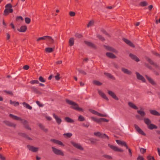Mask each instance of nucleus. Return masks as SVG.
Returning <instances> with one entry per match:
<instances>
[{"mask_svg": "<svg viewBox=\"0 0 160 160\" xmlns=\"http://www.w3.org/2000/svg\"><path fill=\"white\" fill-rule=\"evenodd\" d=\"M9 116L12 118L13 119L21 121L22 123H23L24 125H25V128L28 130H31V128H30L29 126L27 125L28 123V122L25 119H22L12 114H10Z\"/></svg>", "mask_w": 160, "mask_h": 160, "instance_id": "obj_1", "label": "nucleus"}, {"mask_svg": "<svg viewBox=\"0 0 160 160\" xmlns=\"http://www.w3.org/2000/svg\"><path fill=\"white\" fill-rule=\"evenodd\" d=\"M66 102L68 104L72 106L71 107L72 108L79 111H83V110L82 108H79L77 103L67 99L66 100Z\"/></svg>", "mask_w": 160, "mask_h": 160, "instance_id": "obj_2", "label": "nucleus"}, {"mask_svg": "<svg viewBox=\"0 0 160 160\" xmlns=\"http://www.w3.org/2000/svg\"><path fill=\"white\" fill-rule=\"evenodd\" d=\"M12 7V6L10 3L6 4L5 6V9L4 11V14L5 15H7L9 13H12L13 11Z\"/></svg>", "mask_w": 160, "mask_h": 160, "instance_id": "obj_3", "label": "nucleus"}, {"mask_svg": "<svg viewBox=\"0 0 160 160\" xmlns=\"http://www.w3.org/2000/svg\"><path fill=\"white\" fill-rule=\"evenodd\" d=\"M52 149L53 152L55 154L57 155H60L62 156L64 155V154L62 151L53 147H52Z\"/></svg>", "mask_w": 160, "mask_h": 160, "instance_id": "obj_4", "label": "nucleus"}, {"mask_svg": "<svg viewBox=\"0 0 160 160\" xmlns=\"http://www.w3.org/2000/svg\"><path fill=\"white\" fill-rule=\"evenodd\" d=\"M108 146L112 149L115 151H118L119 152H123V150L121 148H118L117 147L113 145L108 144Z\"/></svg>", "mask_w": 160, "mask_h": 160, "instance_id": "obj_5", "label": "nucleus"}, {"mask_svg": "<svg viewBox=\"0 0 160 160\" xmlns=\"http://www.w3.org/2000/svg\"><path fill=\"white\" fill-rule=\"evenodd\" d=\"M94 134L95 136L100 138H108V137L106 134L102 133L100 132H95L94 133Z\"/></svg>", "mask_w": 160, "mask_h": 160, "instance_id": "obj_6", "label": "nucleus"}, {"mask_svg": "<svg viewBox=\"0 0 160 160\" xmlns=\"http://www.w3.org/2000/svg\"><path fill=\"white\" fill-rule=\"evenodd\" d=\"M71 143L75 148L80 150H83V148L79 144L73 141L71 142Z\"/></svg>", "mask_w": 160, "mask_h": 160, "instance_id": "obj_7", "label": "nucleus"}, {"mask_svg": "<svg viewBox=\"0 0 160 160\" xmlns=\"http://www.w3.org/2000/svg\"><path fill=\"white\" fill-rule=\"evenodd\" d=\"M134 127L137 130V131L141 135L145 136L146 134L144 132L141 130L140 128L136 124L134 125Z\"/></svg>", "mask_w": 160, "mask_h": 160, "instance_id": "obj_8", "label": "nucleus"}, {"mask_svg": "<svg viewBox=\"0 0 160 160\" xmlns=\"http://www.w3.org/2000/svg\"><path fill=\"white\" fill-rule=\"evenodd\" d=\"M27 148L29 150L33 152H37L38 149V148L35 147L33 146L29 145H27Z\"/></svg>", "mask_w": 160, "mask_h": 160, "instance_id": "obj_9", "label": "nucleus"}, {"mask_svg": "<svg viewBox=\"0 0 160 160\" xmlns=\"http://www.w3.org/2000/svg\"><path fill=\"white\" fill-rule=\"evenodd\" d=\"M136 74L137 75V78L139 79L142 80L143 82H145V79L138 72H136Z\"/></svg>", "mask_w": 160, "mask_h": 160, "instance_id": "obj_10", "label": "nucleus"}, {"mask_svg": "<svg viewBox=\"0 0 160 160\" xmlns=\"http://www.w3.org/2000/svg\"><path fill=\"white\" fill-rule=\"evenodd\" d=\"M108 93L115 100H118V98L116 96L115 94L113 92L111 91H108Z\"/></svg>", "mask_w": 160, "mask_h": 160, "instance_id": "obj_11", "label": "nucleus"}, {"mask_svg": "<svg viewBox=\"0 0 160 160\" xmlns=\"http://www.w3.org/2000/svg\"><path fill=\"white\" fill-rule=\"evenodd\" d=\"M53 117L55 119L56 122L58 123V125H59L61 124L62 122V120L60 118H59L57 115L55 114H53Z\"/></svg>", "mask_w": 160, "mask_h": 160, "instance_id": "obj_12", "label": "nucleus"}, {"mask_svg": "<svg viewBox=\"0 0 160 160\" xmlns=\"http://www.w3.org/2000/svg\"><path fill=\"white\" fill-rule=\"evenodd\" d=\"M123 40L127 44L129 45L132 47H134V44L129 40L125 38H123Z\"/></svg>", "mask_w": 160, "mask_h": 160, "instance_id": "obj_13", "label": "nucleus"}, {"mask_svg": "<svg viewBox=\"0 0 160 160\" xmlns=\"http://www.w3.org/2000/svg\"><path fill=\"white\" fill-rule=\"evenodd\" d=\"M99 94L103 98L107 100H108V98L106 97L105 94L102 91L99 90L98 91Z\"/></svg>", "mask_w": 160, "mask_h": 160, "instance_id": "obj_14", "label": "nucleus"}, {"mask_svg": "<svg viewBox=\"0 0 160 160\" xmlns=\"http://www.w3.org/2000/svg\"><path fill=\"white\" fill-rule=\"evenodd\" d=\"M149 111L150 113L153 115L157 116H159L160 115V113L156 110H150Z\"/></svg>", "mask_w": 160, "mask_h": 160, "instance_id": "obj_15", "label": "nucleus"}, {"mask_svg": "<svg viewBox=\"0 0 160 160\" xmlns=\"http://www.w3.org/2000/svg\"><path fill=\"white\" fill-rule=\"evenodd\" d=\"M130 57L133 59L135 61H136L138 62L139 61V59L135 55L132 54H129Z\"/></svg>", "mask_w": 160, "mask_h": 160, "instance_id": "obj_16", "label": "nucleus"}, {"mask_svg": "<svg viewBox=\"0 0 160 160\" xmlns=\"http://www.w3.org/2000/svg\"><path fill=\"white\" fill-rule=\"evenodd\" d=\"M51 141H52L53 142L57 144L63 146H64V145L63 144V143L61 141L59 140L56 139H52L51 140Z\"/></svg>", "mask_w": 160, "mask_h": 160, "instance_id": "obj_17", "label": "nucleus"}, {"mask_svg": "<svg viewBox=\"0 0 160 160\" xmlns=\"http://www.w3.org/2000/svg\"><path fill=\"white\" fill-rule=\"evenodd\" d=\"M27 27L26 26H22L20 28L18 29V31L21 32H25L26 30H27Z\"/></svg>", "mask_w": 160, "mask_h": 160, "instance_id": "obj_18", "label": "nucleus"}, {"mask_svg": "<svg viewBox=\"0 0 160 160\" xmlns=\"http://www.w3.org/2000/svg\"><path fill=\"white\" fill-rule=\"evenodd\" d=\"M45 37H46L45 40L49 41L51 43H53L54 42V40L51 37L48 36H45Z\"/></svg>", "mask_w": 160, "mask_h": 160, "instance_id": "obj_19", "label": "nucleus"}, {"mask_svg": "<svg viewBox=\"0 0 160 160\" xmlns=\"http://www.w3.org/2000/svg\"><path fill=\"white\" fill-rule=\"evenodd\" d=\"M128 104L131 108L134 109H137L138 108L137 107L135 104L132 102H128Z\"/></svg>", "mask_w": 160, "mask_h": 160, "instance_id": "obj_20", "label": "nucleus"}, {"mask_svg": "<svg viewBox=\"0 0 160 160\" xmlns=\"http://www.w3.org/2000/svg\"><path fill=\"white\" fill-rule=\"evenodd\" d=\"M122 70L124 73H126L127 74L130 75L131 74L132 72L128 70L127 69H126L124 68H122Z\"/></svg>", "mask_w": 160, "mask_h": 160, "instance_id": "obj_21", "label": "nucleus"}, {"mask_svg": "<svg viewBox=\"0 0 160 160\" xmlns=\"http://www.w3.org/2000/svg\"><path fill=\"white\" fill-rule=\"evenodd\" d=\"M148 127V129L151 130L153 129H157L158 128V127L156 125L152 124H150Z\"/></svg>", "mask_w": 160, "mask_h": 160, "instance_id": "obj_22", "label": "nucleus"}, {"mask_svg": "<svg viewBox=\"0 0 160 160\" xmlns=\"http://www.w3.org/2000/svg\"><path fill=\"white\" fill-rule=\"evenodd\" d=\"M22 104L23 105V106L27 108L29 110H31L32 109V107L31 106H30L29 104L26 103V102H23L22 103Z\"/></svg>", "mask_w": 160, "mask_h": 160, "instance_id": "obj_23", "label": "nucleus"}, {"mask_svg": "<svg viewBox=\"0 0 160 160\" xmlns=\"http://www.w3.org/2000/svg\"><path fill=\"white\" fill-rule=\"evenodd\" d=\"M106 55L107 57L112 58H115L116 56L112 53L111 52H107L106 53Z\"/></svg>", "mask_w": 160, "mask_h": 160, "instance_id": "obj_24", "label": "nucleus"}, {"mask_svg": "<svg viewBox=\"0 0 160 160\" xmlns=\"http://www.w3.org/2000/svg\"><path fill=\"white\" fill-rule=\"evenodd\" d=\"M116 142L118 145H121L122 146H124L125 143H126L124 141H122L120 140H116Z\"/></svg>", "mask_w": 160, "mask_h": 160, "instance_id": "obj_25", "label": "nucleus"}, {"mask_svg": "<svg viewBox=\"0 0 160 160\" xmlns=\"http://www.w3.org/2000/svg\"><path fill=\"white\" fill-rule=\"evenodd\" d=\"M144 120L145 123L148 126L151 123L150 120L148 118H144Z\"/></svg>", "mask_w": 160, "mask_h": 160, "instance_id": "obj_26", "label": "nucleus"}, {"mask_svg": "<svg viewBox=\"0 0 160 160\" xmlns=\"http://www.w3.org/2000/svg\"><path fill=\"white\" fill-rule=\"evenodd\" d=\"M65 120L68 122H71L72 123L74 121L72 119L68 117H66L65 118Z\"/></svg>", "mask_w": 160, "mask_h": 160, "instance_id": "obj_27", "label": "nucleus"}, {"mask_svg": "<svg viewBox=\"0 0 160 160\" xmlns=\"http://www.w3.org/2000/svg\"><path fill=\"white\" fill-rule=\"evenodd\" d=\"M10 104L13 105L14 106H16L19 105V103L18 102L12 101L11 100H10Z\"/></svg>", "mask_w": 160, "mask_h": 160, "instance_id": "obj_28", "label": "nucleus"}, {"mask_svg": "<svg viewBox=\"0 0 160 160\" xmlns=\"http://www.w3.org/2000/svg\"><path fill=\"white\" fill-rule=\"evenodd\" d=\"M91 119L94 122L98 123H100V118H98L94 117H92Z\"/></svg>", "mask_w": 160, "mask_h": 160, "instance_id": "obj_29", "label": "nucleus"}, {"mask_svg": "<svg viewBox=\"0 0 160 160\" xmlns=\"http://www.w3.org/2000/svg\"><path fill=\"white\" fill-rule=\"evenodd\" d=\"M137 112L138 114H140L142 117L144 116L146 114L145 112L141 110H138Z\"/></svg>", "mask_w": 160, "mask_h": 160, "instance_id": "obj_30", "label": "nucleus"}, {"mask_svg": "<svg viewBox=\"0 0 160 160\" xmlns=\"http://www.w3.org/2000/svg\"><path fill=\"white\" fill-rule=\"evenodd\" d=\"M146 78L149 82L152 85H154L155 84V83L154 81L150 78L146 76Z\"/></svg>", "mask_w": 160, "mask_h": 160, "instance_id": "obj_31", "label": "nucleus"}, {"mask_svg": "<svg viewBox=\"0 0 160 160\" xmlns=\"http://www.w3.org/2000/svg\"><path fill=\"white\" fill-rule=\"evenodd\" d=\"M148 4V3L146 1H142L139 3V5L141 7H144L146 6Z\"/></svg>", "mask_w": 160, "mask_h": 160, "instance_id": "obj_32", "label": "nucleus"}, {"mask_svg": "<svg viewBox=\"0 0 160 160\" xmlns=\"http://www.w3.org/2000/svg\"><path fill=\"white\" fill-rule=\"evenodd\" d=\"M104 74L106 76L109 78H110L112 79H114V78L113 77L112 75L110 73L105 72L104 73Z\"/></svg>", "mask_w": 160, "mask_h": 160, "instance_id": "obj_33", "label": "nucleus"}, {"mask_svg": "<svg viewBox=\"0 0 160 160\" xmlns=\"http://www.w3.org/2000/svg\"><path fill=\"white\" fill-rule=\"evenodd\" d=\"M63 135L65 136V138H70L72 136V134L71 133H64Z\"/></svg>", "mask_w": 160, "mask_h": 160, "instance_id": "obj_34", "label": "nucleus"}, {"mask_svg": "<svg viewBox=\"0 0 160 160\" xmlns=\"http://www.w3.org/2000/svg\"><path fill=\"white\" fill-rule=\"evenodd\" d=\"M74 40L73 38H71L69 40V44L70 46H72L74 44Z\"/></svg>", "mask_w": 160, "mask_h": 160, "instance_id": "obj_35", "label": "nucleus"}, {"mask_svg": "<svg viewBox=\"0 0 160 160\" xmlns=\"http://www.w3.org/2000/svg\"><path fill=\"white\" fill-rule=\"evenodd\" d=\"M53 51V49L51 48H45V51L48 52H51Z\"/></svg>", "mask_w": 160, "mask_h": 160, "instance_id": "obj_36", "label": "nucleus"}, {"mask_svg": "<svg viewBox=\"0 0 160 160\" xmlns=\"http://www.w3.org/2000/svg\"><path fill=\"white\" fill-rule=\"evenodd\" d=\"M30 83L32 84H34L35 83L38 84L39 83V81L37 80H33L30 81Z\"/></svg>", "mask_w": 160, "mask_h": 160, "instance_id": "obj_37", "label": "nucleus"}, {"mask_svg": "<svg viewBox=\"0 0 160 160\" xmlns=\"http://www.w3.org/2000/svg\"><path fill=\"white\" fill-rule=\"evenodd\" d=\"M78 120L80 121H83L85 120V118L82 115H80L78 117Z\"/></svg>", "mask_w": 160, "mask_h": 160, "instance_id": "obj_38", "label": "nucleus"}, {"mask_svg": "<svg viewBox=\"0 0 160 160\" xmlns=\"http://www.w3.org/2000/svg\"><path fill=\"white\" fill-rule=\"evenodd\" d=\"M93 83L97 85H102V83L96 80H94L93 81Z\"/></svg>", "mask_w": 160, "mask_h": 160, "instance_id": "obj_39", "label": "nucleus"}, {"mask_svg": "<svg viewBox=\"0 0 160 160\" xmlns=\"http://www.w3.org/2000/svg\"><path fill=\"white\" fill-rule=\"evenodd\" d=\"M16 20L17 21H23V19L22 16H18L16 18Z\"/></svg>", "mask_w": 160, "mask_h": 160, "instance_id": "obj_40", "label": "nucleus"}, {"mask_svg": "<svg viewBox=\"0 0 160 160\" xmlns=\"http://www.w3.org/2000/svg\"><path fill=\"white\" fill-rule=\"evenodd\" d=\"M38 79L41 82H44L46 81L45 79L42 76H41L39 77Z\"/></svg>", "mask_w": 160, "mask_h": 160, "instance_id": "obj_41", "label": "nucleus"}, {"mask_svg": "<svg viewBox=\"0 0 160 160\" xmlns=\"http://www.w3.org/2000/svg\"><path fill=\"white\" fill-rule=\"evenodd\" d=\"M84 42L88 46L91 47H92L93 46V44L90 42L87 41H85Z\"/></svg>", "mask_w": 160, "mask_h": 160, "instance_id": "obj_42", "label": "nucleus"}, {"mask_svg": "<svg viewBox=\"0 0 160 160\" xmlns=\"http://www.w3.org/2000/svg\"><path fill=\"white\" fill-rule=\"evenodd\" d=\"M25 22L27 24L29 23L31 21L30 19L28 18H25Z\"/></svg>", "mask_w": 160, "mask_h": 160, "instance_id": "obj_43", "label": "nucleus"}, {"mask_svg": "<svg viewBox=\"0 0 160 160\" xmlns=\"http://www.w3.org/2000/svg\"><path fill=\"white\" fill-rule=\"evenodd\" d=\"M93 22L92 21H90L88 23L87 25V27L88 28L91 27L93 25Z\"/></svg>", "mask_w": 160, "mask_h": 160, "instance_id": "obj_44", "label": "nucleus"}, {"mask_svg": "<svg viewBox=\"0 0 160 160\" xmlns=\"http://www.w3.org/2000/svg\"><path fill=\"white\" fill-rule=\"evenodd\" d=\"M108 120L105 118H100V123L102 122H108Z\"/></svg>", "mask_w": 160, "mask_h": 160, "instance_id": "obj_45", "label": "nucleus"}, {"mask_svg": "<svg viewBox=\"0 0 160 160\" xmlns=\"http://www.w3.org/2000/svg\"><path fill=\"white\" fill-rule=\"evenodd\" d=\"M40 128L43 129V130H44L45 131V132H47L48 131V129H44V127L43 126L42 124H40L39 125Z\"/></svg>", "mask_w": 160, "mask_h": 160, "instance_id": "obj_46", "label": "nucleus"}, {"mask_svg": "<svg viewBox=\"0 0 160 160\" xmlns=\"http://www.w3.org/2000/svg\"><path fill=\"white\" fill-rule=\"evenodd\" d=\"M36 103L39 106V107H42L43 106V105L39 101H36Z\"/></svg>", "mask_w": 160, "mask_h": 160, "instance_id": "obj_47", "label": "nucleus"}, {"mask_svg": "<svg viewBox=\"0 0 160 160\" xmlns=\"http://www.w3.org/2000/svg\"><path fill=\"white\" fill-rule=\"evenodd\" d=\"M10 126L15 127L16 126V125L12 123L9 122L8 124Z\"/></svg>", "mask_w": 160, "mask_h": 160, "instance_id": "obj_48", "label": "nucleus"}, {"mask_svg": "<svg viewBox=\"0 0 160 160\" xmlns=\"http://www.w3.org/2000/svg\"><path fill=\"white\" fill-rule=\"evenodd\" d=\"M60 74L58 73H57V75L55 76V79L57 80H58L60 79L59 77Z\"/></svg>", "mask_w": 160, "mask_h": 160, "instance_id": "obj_49", "label": "nucleus"}, {"mask_svg": "<svg viewBox=\"0 0 160 160\" xmlns=\"http://www.w3.org/2000/svg\"><path fill=\"white\" fill-rule=\"evenodd\" d=\"M89 111L92 113L97 115V112H97L96 111H95L93 110H92V109H90Z\"/></svg>", "mask_w": 160, "mask_h": 160, "instance_id": "obj_50", "label": "nucleus"}, {"mask_svg": "<svg viewBox=\"0 0 160 160\" xmlns=\"http://www.w3.org/2000/svg\"><path fill=\"white\" fill-rule=\"evenodd\" d=\"M147 158L148 160H155L153 157L151 156H148L147 157Z\"/></svg>", "mask_w": 160, "mask_h": 160, "instance_id": "obj_51", "label": "nucleus"}, {"mask_svg": "<svg viewBox=\"0 0 160 160\" xmlns=\"http://www.w3.org/2000/svg\"><path fill=\"white\" fill-rule=\"evenodd\" d=\"M69 15L73 17L75 15V13L71 11L69 12Z\"/></svg>", "mask_w": 160, "mask_h": 160, "instance_id": "obj_52", "label": "nucleus"}, {"mask_svg": "<svg viewBox=\"0 0 160 160\" xmlns=\"http://www.w3.org/2000/svg\"><path fill=\"white\" fill-rule=\"evenodd\" d=\"M140 152L142 153H144L146 151V149L143 148H141L140 149Z\"/></svg>", "mask_w": 160, "mask_h": 160, "instance_id": "obj_53", "label": "nucleus"}, {"mask_svg": "<svg viewBox=\"0 0 160 160\" xmlns=\"http://www.w3.org/2000/svg\"><path fill=\"white\" fill-rule=\"evenodd\" d=\"M29 67L27 65H25L23 67V68L25 70H27L29 68Z\"/></svg>", "mask_w": 160, "mask_h": 160, "instance_id": "obj_54", "label": "nucleus"}, {"mask_svg": "<svg viewBox=\"0 0 160 160\" xmlns=\"http://www.w3.org/2000/svg\"><path fill=\"white\" fill-rule=\"evenodd\" d=\"M147 60L151 64H153V62L149 58H146Z\"/></svg>", "mask_w": 160, "mask_h": 160, "instance_id": "obj_55", "label": "nucleus"}, {"mask_svg": "<svg viewBox=\"0 0 160 160\" xmlns=\"http://www.w3.org/2000/svg\"><path fill=\"white\" fill-rule=\"evenodd\" d=\"M147 60L151 64H153V62L149 58H146Z\"/></svg>", "mask_w": 160, "mask_h": 160, "instance_id": "obj_56", "label": "nucleus"}, {"mask_svg": "<svg viewBox=\"0 0 160 160\" xmlns=\"http://www.w3.org/2000/svg\"><path fill=\"white\" fill-rule=\"evenodd\" d=\"M144 158L143 157L140 156H139L137 158V160H143Z\"/></svg>", "mask_w": 160, "mask_h": 160, "instance_id": "obj_57", "label": "nucleus"}, {"mask_svg": "<svg viewBox=\"0 0 160 160\" xmlns=\"http://www.w3.org/2000/svg\"><path fill=\"white\" fill-rule=\"evenodd\" d=\"M97 115L98 116H100V117H106V115L100 113L98 112H97Z\"/></svg>", "mask_w": 160, "mask_h": 160, "instance_id": "obj_58", "label": "nucleus"}, {"mask_svg": "<svg viewBox=\"0 0 160 160\" xmlns=\"http://www.w3.org/2000/svg\"><path fill=\"white\" fill-rule=\"evenodd\" d=\"M97 37L99 38L100 39H101V40H104V38L103 37H102L100 35H98L97 36Z\"/></svg>", "mask_w": 160, "mask_h": 160, "instance_id": "obj_59", "label": "nucleus"}, {"mask_svg": "<svg viewBox=\"0 0 160 160\" xmlns=\"http://www.w3.org/2000/svg\"><path fill=\"white\" fill-rule=\"evenodd\" d=\"M6 35L7 40H9L10 38V35L8 33H7Z\"/></svg>", "mask_w": 160, "mask_h": 160, "instance_id": "obj_60", "label": "nucleus"}, {"mask_svg": "<svg viewBox=\"0 0 160 160\" xmlns=\"http://www.w3.org/2000/svg\"><path fill=\"white\" fill-rule=\"evenodd\" d=\"M136 116L137 119L140 120H141L142 119V118H141L140 116L138 115H136Z\"/></svg>", "mask_w": 160, "mask_h": 160, "instance_id": "obj_61", "label": "nucleus"}, {"mask_svg": "<svg viewBox=\"0 0 160 160\" xmlns=\"http://www.w3.org/2000/svg\"><path fill=\"white\" fill-rule=\"evenodd\" d=\"M0 158L1 160H5V158L2 155L0 154Z\"/></svg>", "mask_w": 160, "mask_h": 160, "instance_id": "obj_62", "label": "nucleus"}, {"mask_svg": "<svg viewBox=\"0 0 160 160\" xmlns=\"http://www.w3.org/2000/svg\"><path fill=\"white\" fill-rule=\"evenodd\" d=\"M79 72L80 73H82L83 74H86V72H85L84 71L82 70H79Z\"/></svg>", "mask_w": 160, "mask_h": 160, "instance_id": "obj_63", "label": "nucleus"}, {"mask_svg": "<svg viewBox=\"0 0 160 160\" xmlns=\"http://www.w3.org/2000/svg\"><path fill=\"white\" fill-rule=\"evenodd\" d=\"M5 92L7 93H8V94H12V92L11 91H4Z\"/></svg>", "mask_w": 160, "mask_h": 160, "instance_id": "obj_64", "label": "nucleus"}]
</instances>
